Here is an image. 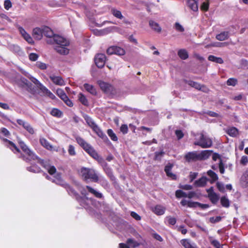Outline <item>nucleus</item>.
I'll return each instance as SVG.
<instances>
[{"instance_id": "nucleus-1", "label": "nucleus", "mask_w": 248, "mask_h": 248, "mask_svg": "<svg viewBox=\"0 0 248 248\" xmlns=\"http://www.w3.org/2000/svg\"><path fill=\"white\" fill-rule=\"evenodd\" d=\"M75 139L77 143L82 149L101 165L104 171L109 178L110 180L111 181L115 182L116 178L113 174L112 169L109 167L108 164L104 158L98 154L94 148L79 136H77Z\"/></svg>"}, {"instance_id": "nucleus-2", "label": "nucleus", "mask_w": 248, "mask_h": 248, "mask_svg": "<svg viewBox=\"0 0 248 248\" xmlns=\"http://www.w3.org/2000/svg\"><path fill=\"white\" fill-rule=\"evenodd\" d=\"M212 153V151L211 150H204L200 153H198L197 151L189 152L186 154L184 159L188 163L195 162L207 159Z\"/></svg>"}, {"instance_id": "nucleus-3", "label": "nucleus", "mask_w": 248, "mask_h": 248, "mask_svg": "<svg viewBox=\"0 0 248 248\" xmlns=\"http://www.w3.org/2000/svg\"><path fill=\"white\" fill-rule=\"evenodd\" d=\"M196 136L198 137V140L194 142L195 145H198L202 148H206L211 146L212 144V140L205 136L202 132L197 133Z\"/></svg>"}, {"instance_id": "nucleus-4", "label": "nucleus", "mask_w": 248, "mask_h": 248, "mask_svg": "<svg viewBox=\"0 0 248 248\" xmlns=\"http://www.w3.org/2000/svg\"><path fill=\"white\" fill-rule=\"evenodd\" d=\"M98 83L100 89L104 93L111 96L116 95L117 90L111 84L103 81H99Z\"/></svg>"}, {"instance_id": "nucleus-5", "label": "nucleus", "mask_w": 248, "mask_h": 248, "mask_svg": "<svg viewBox=\"0 0 248 248\" xmlns=\"http://www.w3.org/2000/svg\"><path fill=\"white\" fill-rule=\"evenodd\" d=\"M81 173L82 177H84L85 180L90 179L93 182H97L98 181V175L93 170L83 168L81 169Z\"/></svg>"}, {"instance_id": "nucleus-6", "label": "nucleus", "mask_w": 248, "mask_h": 248, "mask_svg": "<svg viewBox=\"0 0 248 248\" xmlns=\"http://www.w3.org/2000/svg\"><path fill=\"white\" fill-rule=\"evenodd\" d=\"M24 154H21L20 157L25 162H30L32 160H37L39 157L35 154L29 148Z\"/></svg>"}, {"instance_id": "nucleus-7", "label": "nucleus", "mask_w": 248, "mask_h": 248, "mask_svg": "<svg viewBox=\"0 0 248 248\" xmlns=\"http://www.w3.org/2000/svg\"><path fill=\"white\" fill-rule=\"evenodd\" d=\"M106 55L102 53L97 54L94 58L95 63L99 68L104 67L106 63Z\"/></svg>"}, {"instance_id": "nucleus-8", "label": "nucleus", "mask_w": 248, "mask_h": 248, "mask_svg": "<svg viewBox=\"0 0 248 248\" xmlns=\"http://www.w3.org/2000/svg\"><path fill=\"white\" fill-rule=\"evenodd\" d=\"M107 53L109 55L117 54L118 55H123L125 54V50L117 46H112L108 48Z\"/></svg>"}, {"instance_id": "nucleus-9", "label": "nucleus", "mask_w": 248, "mask_h": 248, "mask_svg": "<svg viewBox=\"0 0 248 248\" xmlns=\"http://www.w3.org/2000/svg\"><path fill=\"white\" fill-rule=\"evenodd\" d=\"M186 83H187L188 85L197 89L200 91H202L204 92H206L208 90V89L206 87L203 85H201L198 82L192 80H186Z\"/></svg>"}, {"instance_id": "nucleus-10", "label": "nucleus", "mask_w": 248, "mask_h": 248, "mask_svg": "<svg viewBox=\"0 0 248 248\" xmlns=\"http://www.w3.org/2000/svg\"><path fill=\"white\" fill-rule=\"evenodd\" d=\"M54 41L56 43L57 46H69V42L65 38L59 35H54L53 37Z\"/></svg>"}, {"instance_id": "nucleus-11", "label": "nucleus", "mask_w": 248, "mask_h": 248, "mask_svg": "<svg viewBox=\"0 0 248 248\" xmlns=\"http://www.w3.org/2000/svg\"><path fill=\"white\" fill-rule=\"evenodd\" d=\"M218 159L219 160V163L218 164V168H219L220 172L223 174L224 173L225 168H227L228 165H229V164L227 163V159L222 158L218 154Z\"/></svg>"}, {"instance_id": "nucleus-12", "label": "nucleus", "mask_w": 248, "mask_h": 248, "mask_svg": "<svg viewBox=\"0 0 248 248\" xmlns=\"http://www.w3.org/2000/svg\"><path fill=\"white\" fill-rule=\"evenodd\" d=\"M210 180L205 176H202L194 183V185L196 187H204L206 185L207 182Z\"/></svg>"}, {"instance_id": "nucleus-13", "label": "nucleus", "mask_w": 248, "mask_h": 248, "mask_svg": "<svg viewBox=\"0 0 248 248\" xmlns=\"http://www.w3.org/2000/svg\"><path fill=\"white\" fill-rule=\"evenodd\" d=\"M32 36L38 40H41L43 37V27L41 28L36 27L33 29Z\"/></svg>"}, {"instance_id": "nucleus-14", "label": "nucleus", "mask_w": 248, "mask_h": 248, "mask_svg": "<svg viewBox=\"0 0 248 248\" xmlns=\"http://www.w3.org/2000/svg\"><path fill=\"white\" fill-rule=\"evenodd\" d=\"M83 87L87 92L90 93L92 95H97V92L96 91V89L95 88V87L93 85L88 83H84L83 84Z\"/></svg>"}, {"instance_id": "nucleus-15", "label": "nucleus", "mask_w": 248, "mask_h": 248, "mask_svg": "<svg viewBox=\"0 0 248 248\" xmlns=\"http://www.w3.org/2000/svg\"><path fill=\"white\" fill-rule=\"evenodd\" d=\"M92 130L104 141H109L107 136L103 133L97 124L94 127H93Z\"/></svg>"}, {"instance_id": "nucleus-16", "label": "nucleus", "mask_w": 248, "mask_h": 248, "mask_svg": "<svg viewBox=\"0 0 248 248\" xmlns=\"http://www.w3.org/2000/svg\"><path fill=\"white\" fill-rule=\"evenodd\" d=\"M3 141L5 142H7L8 143V145L7 146L10 148V149L14 153H20V150L16 146V145L12 141L7 139L3 138L2 139Z\"/></svg>"}, {"instance_id": "nucleus-17", "label": "nucleus", "mask_w": 248, "mask_h": 248, "mask_svg": "<svg viewBox=\"0 0 248 248\" xmlns=\"http://www.w3.org/2000/svg\"><path fill=\"white\" fill-rule=\"evenodd\" d=\"M49 78L53 83L56 85L62 86L65 84L63 79L60 76L52 75L50 76Z\"/></svg>"}, {"instance_id": "nucleus-18", "label": "nucleus", "mask_w": 248, "mask_h": 248, "mask_svg": "<svg viewBox=\"0 0 248 248\" xmlns=\"http://www.w3.org/2000/svg\"><path fill=\"white\" fill-rule=\"evenodd\" d=\"M208 197L213 203H216L217 202V194L214 192L213 187H210L207 189Z\"/></svg>"}, {"instance_id": "nucleus-19", "label": "nucleus", "mask_w": 248, "mask_h": 248, "mask_svg": "<svg viewBox=\"0 0 248 248\" xmlns=\"http://www.w3.org/2000/svg\"><path fill=\"white\" fill-rule=\"evenodd\" d=\"M67 46L59 45L55 46V50L62 55H67L69 53V50L66 47Z\"/></svg>"}, {"instance_id": "nucleus-20", "label": "nucleus", "mask_w": 248, "mask_h": 248, "mask_svg": "<svg viewBox=\"0 0 248 248\" xmlns=\"http://www.w3.org/2000/svg\"><path fill=\"white\" fill-rule=\"evenodd\" d=\"M153 212L158 216H161L165 213L166 208L161 205H156L152 210Z\"/></svg>"}, {"instance_id": "nucleus-21", "label": "nucleus", "mask_w": 248, "mask_h": 248, "mask_svg": "<svg viewBox=\"0 0 248 248\" xmlns=\"http://www.w3.org/2000/svg\"><path fill=\"white\" fill-rule=\"evenodd\" d=\"M78 100L84 106L88 107L89 106V102L86 97V96L80 93L78 95Z\"/></svg>"}, {"instance_id": "nucleus-22", "label": "nucleus", "mask_w": 248, "mask_h": 248, "mask_svg": "<svg viewBox=\"0 0 248 248\" xmlns=\"http://www.w3.org/2000/svg\"><path fill=\"white\" fill-rule=\"evenodd\" d=\"M54 34L52 30L47 26L43 27V35L48 38L53 37Z\"/></svg>"}, {"instance_id": "nucleus-23", "label": "nucleus", "mask_w": 248, "mask_h": 248, "mask_svg": "<svg viewBox=\"0 0 248 248\" xmlns=\"http://www.w3.org/2000/svg\"><path fill=\"white\" fill-rule=\"evenodd\" d=\"M225 188L227 190H231L232 189V186L231 184H227L225 186L221 182H218V190L220 192L225 193Z\"/></svg>"}, {"instance_id": "nucleus-24", "label": "nucleus", "mask_w": 248, "mask_h": 248, "mask_svg": "<svg viewBox=\"0 0 248 248\" xmlns=\"http://www.w3.org/2000/svg\"><path fill=\"white\" fill-rule=\"evenodd\" d=\"M198 0H188L187 5L193 11H197L198 10Z\"/></svg>"}, {"instance_id": "nucleus-25", "label": "nucleus", "mask_w": 248, "mask_h": 248, "mask_svg": "<svg viewBox=\"0 0 248 248\" xmlns=\"http://www.w3.org/2000/svg\"><path fill=\"white\" fill-rule=\"evenodd\" d=\"M149 26L154 31L157 32H160L161 31V28L159 25L153 20L149 21Z\"/></svg>"}, {"instance_id": "nucleus-26", "label": "nucleus", "mask_w": 248, "mask_h": 248, "mask_svg": "<svg viewBox=\"0 0 248 248\" xmlns=\"http://www.w3.org/2000/svg\"><path fill=\"white\" fill-rule=\"evenodd\" d=\"M86 187L87 189L88 190V191L90 193L93 194L95 197L99 198V199H101L102 198H103V195L102 194V193L97 191L96 190H95V189L93 188L90 186H86Z\"/></svg>"}, {"instance_id": "nucleus-27", "label": "nucleus", "mask_w": 248, "mask_h": 248, "mask_svg": "<svg viewBox=\"0 0 248 248\" xmlns=\"http://www.w3.org/2000/svg\"><path fill=\"white\" fill-rule=\"evenodd\" d=\"M177 54L179 58L183 60H185L188 58V53L185 49H179L178 51Z\"/></svg>"}, {"instance_id": "nucleus-28", "label": "nucleus", "mask_w": 248, "mask_h": 248, "mask_svg": "<svg viewBox=\"0 0 248 248\" xmlns=\"http://www.w3.org/2000/svg\"><path fill=\"white\" fill-rule=\"evenodd\" d=\"M83 118L86 121V123L92 129L93 127H94L96 124L93 121V120L92 119L91 117H90L88 115H84L83 116Z\"/></svg>"}, {"instance_id": "nucleus-29", "label": "nucleus", "mask_w": 248, "mask_h": 248, "mask_svg": "<svg viewBox=\"0 0 248 248\" xmlns=\"http://www.w3.org/2000/svg\"><path fill=\"white\" fill-rule=\"evenodd\" d=\"M111 13L116 18L120 19H122L124 18V16L122 15V13L120 11L117 10L114 8L111 9Z\"/></svg>"}, {"instance_id": "nucleus-30", "label": "nucleus", "mask_w": 248, "mask_h": 248, "mask_svg": "<svg viewBox=\"0 0 248 248\" xmlns=\"http://www.w3.org/2000/svg\"><path fill=\"white\" fill-rule=\"evenodd\" d=\"M39 140L40 144L46 149L51 150L52 149V145L45 138H41Z\"/></svg>"}, {"instance_id": "nucleus-31", "label": "nucleus", "mask_w": 248, "mask_h": 248, "mask_svg": "<svg viewBox=\"0 0 248 248\" xmlns=\"http://www.w3.org/2000/svg\"><path fill=\"white\" fill-rule=\"evenodd\" d=\"M227 133L230 136L235 137L238 135V130L236 128L232 127L228 129Z\"/></svg>"}, {"instance_id": "nucleus-32", "label": "nucleus", "mask_w": 248, "mask_h": 248, "mask_svg": "<svg viewBox=\"0 0 248 248\" xmlns=\"http://www.w3.org/2000/svg\"><path fill=\"white\" fill-rule=\"evenodd\" d=\"M37 160L39 164H40L41 166L46 170H47L49 169V168L51 167V165L49 163V161H45L43 159H41L39 157L38 158Z\"/></svg>"}, {"instance_id": "nucleus-33", "label": "nucleus", "mask_w": 248, "mask_h": 248, "mask_svg": "<svg viewBox=\"0 0 248 248\" xmlns=\"http://www.w3.org/2000/svg\"><path fill=\"white\" fill-rule=\"evenodd\" d=\"M220 203L223 207L228 208L230 206V201L226 196H224L220 198Z\"/></svg>"}, {"instance_id": "nucleus-34", "label": "nucleus", "mask_w": 248, "mask_h": 248, "mask_svg": "<svg viewBox=\"0 0 248 248\" xmlns=\"http://www.w3.org/2000/svg\"><path fill=\"white\" fill-rule=\"evenodd\" d=\"M126 243L131 245L133 248H137L140 245H142V243H139L132 238H128L126 241Z\"/></svg>"}, {"instance_id": "nucleus-35", "label": "nucleus", "mask_w": 248, "mask_h": 248, "mask_svg": "<svg viewBox=\"0 0 248 248\" xmlns=\"http://www.w3.org/2000/svg\"><path fill=\"white\" fill-rule=\"evenodd\" d=\"M50 114L53 116L61 118L62 116V112L58 108H53L50 112Z\"/></svg>"}, {"instance_id": "nucleus-36", "label": "nucleus", "mask_w": 248, "mask_h": 248, "mask_svg": "<svg viewBox=\"0 0 248 248\" xmlns=\"http://www.w3.org/2000/svg\"><path fill=\"white\" fill-rule=\"evenodd\" d=\"M165 155V152L162 150L160 152H155V156L154 157V160L155 161H161L162 157Z\"/></svg>"}, {"instance_id": "nucleus-37", "label": "nucleus", "mask_w": 248, "mask_h": 248, "mask_svg": "<svg viewBox=\"0 0 248 248\" xmlns=\"http://www.w3.org/2000/svg\"><path fill=\"white\" fill-rule=\"evenodd\" d=\"M229 32L228 31H223L218 34V40L223 41L229 38Z\"/></svg>"}, {"instance_id": "nucleus-38", "label": "nucleus", "mask_w": 248, "mask_h": 248, "mask_svg": "<svg viewBox=\"0 0 248 248\" xmlns=\"http://www.w3.org/2000/svg\"><path fill=\"white\" fill-rule=\"evenodd\" d=\"M10 50L16 54H20L21 52L20 47L17 45H12L10 46Z\"/></svg>"}, {"instance_id": "nucleus-39", "label": "nucleus", "mask_w": 248, "mask_h": 248, "mask_svg": "<svg viewBox=\"0 0 248 248\" xmlns=\"http://www.w3.org/2000/svg\"><path fill=\"white\" fill-rule=\"evenodd\" d=\"M207 175L211 178L209 181L211 183L217 180V174L212 170H209L207 172Z\"/></svg>"}, {"instance_id": "nucleus-40", "label": "nucleus", "mask_w": 248, "mask_h": 248, "mask_svg": "<svg viewBox=\"0 0 248 248\" xmlns=\"http://www.w3.org/2000/svg\"><path fill=\"white\" fill-rule=\"evenodd\" d=\"M181 244L185 248H192L193 246L191 244L189 240L187 239H183L180 241Z\"/></svg>"}, {"instance_id": "nucleus-41", "label": "nucleus", "mask_w": 248, "mask_h": 248, "mask_svg": "<svg viewBox=\"0 0 248 248\" xmlns=\"http://www.w3.org/2000/svg\"><path fill=\"white\" fill-rule=\"evenodd\" d=\"M107 134H108V136L112 140L114 141H116L118 140V138L117 136L114 133L112 129H108L107 131Z\"/></svg>"}, {"instance_id": "nucleus-42", "label": "nucleus", "mask_w": 248, "mask_h": 248, "mask_svg": "<svg viewBox=\"0 0 248 248\" xmlns=\"http://www.w3.org/2000/svg\"><path fill=\"white\" fill-rule=\"evenodd\" d=\"M241 182L244 187L248 186V174H245L242 176Z\"/></svg>"}, {"instance_id": "nucleus-43", "label": "nucleus", "mask_w": 248, "mask_h": 248, "mask_svg": "<svg viewBox=\"0 0 248 248\" xmlns=\"http://www.w3.org/2000/svg\"><path fill=\"white\" fill-rule=\"evenodd\" d=\"M22 37L29 43L31 45H33L34 43V42L32 38V37L31 36V35L28 33H27L25 34L24 36H22Z\"/></svg>"}, {"instance_id": "nucleus-44", "label": "nucleus", "mask_w": 248, "mask_h": 248, "mask_svg": "<svg viewBox=\"0 0 248 248\" xmlns=\"http://www.w3.org/2000/svg\"><path fill=\"white\" fill-rule=\"evenodd\" d=\"M175 196L177 198H186L187 197V194L181 190H177L175 192Z\"/></svg>"}, {"instance_id": "nucleus-45", "label": "nucleus", "mask_w": 248, "mask_h": 248, "mask_svg": "<svg viewBox=\"0 0 248 248\" xmlns=\"http://www.w3.org/2000/svg\"><path fill=\"white\" fill-rule=\"evenodd\" d=\"M167 219L168 223L169 225H174L176 223V218L171 216H167L166 218Z\"/></svg>"}, {"instance_id": "nucleus-46", "label": "nucleus", "mask_w": 248, "mask_h": 248, "mask_svg": "<svg viewBox=\"0 0 248 248\" xmlns=\"http://www.w3.org/2000/svg\"><path fill=\"white\" fill-rule=\"evenodd\" d=\"M237 83V80L235 78H230L227 81V84L228 86H234Z\"/></svg>"}, {"instance_id": "nucleus-47", "label": "nucleus", "mask_w": 248, "mask_h": 248, "mask_svg": "<svg viewBox=\"0 0 248 248\" xmlns=\"http://www.w3.org/2000/svg\"><path fill=\"white\" fill-rule=\"evenodd\" d=\"M240 64L241 67L244 69H248V61L246 59H242L240 61Z\"/></svg>"}, {"instance_id": "nucleus-48", "label": "nucleus", "mask_w": 248, "mask_h": 248, "mask_svg": "<svg viewBox=\"0 0 248 248\" xmlns=\"http://www.w3.org/2000/svg\"><path fill=\"white\" fill-rule=\"evenodd\" d=\"M24 128L31 134H33L34 131L32 126L28 123L26 124Z\"/></svg>"}, {"instance_id": "nucleus-49", "label": "nucleus", "mask_w": 248, "mask_h": 248, "mask_svg": "<svg viewBox=\"0 0 248 248\" xmlns=\"http://www.w3.org/2000/svg\"><path fill=\"white\" fill-rule=\"evenodd\" d=\"M173 167V164L169 163L167 165L165 166L164 168V171L167 174L171 172V170Z\"/></svg>"}, {"instance_id": "nucleus-50", "label": "nucleus", "mask_w": 248, "mask_h": 248, "mask_svg": "<svg viewBox=\"0 0 248 248\" xmlns=\"http://www.w3.org/2000/svg\"><path fill=\"white\" fill-rule=\"evenodd\" d=\"M57 94L62 100L65 98L67 95L65 93L63 90L62 89H59L56 91Z\"/></svg>"}, {"instance_id": "nucleus-51", "label": "nucleus", "mask_w": 248, "mask_h": 248, "mask_svg": "<svg viewBox=\"0 0 248 248\" xmlns=\"http://www.w3.org/2000/svg\"><path fill=\"white\" fill-rule=\"evenodd\" d=\"M38 55L35 53H31L29 55V58L31 61H36L38 58Z\"/></svg>"}, {"instance_id": "nucleus-52", "label": "nucleus", "mask_w": 248, "mask_h": 248, "mask_svg": "<svg viewBox=\"0 0 248 248\" xmlns=\"http://www.w3.org/2000/svg\"><path fill=\"white\" fill-rule=\"evenodd\" d=\"M68 154L69 155L73 156L76 155V152L75 150V147L72 145H69L68 149Z\"/></svg>"}, {"instance_id": "nucleus-53", "label": "nucleus", "mask_w": 248, "mask_h": 248, "mask_svg": "<svg viewBox=\"0 0 248 248\" xmlns=\"http://www.w3.org/2000/svg\"><path fill=\"white\" fill-rule=\"evenodd\" d=\"M62 100L68 107H72L73 106V103L72 101L67 96L64 98Z\"/></svg>"}, {"instance_id": "nucleus-54", "label": "nucleus", "mask_w": 248, "mask_h": 248, "mask_svg": "<svg viewBox=\"0 0 248 248\" xmlns=\"http://www.w3.org/2000/svg\"><path fill=\"white\" fill-rule=\"evenodd\" d=\"M209 8V3L208 1L203 2L201 6V9L203 11H207Z\"/></svg>"}, {"instance_id": "nucleus-55", "label": "nucleus", "mask_w": 248, "mask_h": 248, "mask_svg": "<svg viewBox=\"0 0 248 248\" xmlns=\"http://www.w3.org/2000/svg\"><path fill=\"white\" fill-rule=\"evenodd\" d=\"M175 134L178 140H179L182 139L184 136V134L181 130H175Z\"/></svg>"}, {"instance_id": "nucleus-56", "label": "nucleus", "mask_w": 248, "mask_h": 248, "mask_svg": "<svg viewBox=\"0 0 248 248\" xmlns=\"http://www.w3.org/2000/svg\"><path fill=\"white\" fill-rule=\"evenodd\" d=\"M12 4L10 0H5L4 2V8L8 10L10 8L12 7Z\"/></svg>"}, {"instance_id": "nucleus-57", "label": "nucleus", "mask_w": 248, "mask_h": 248, "mask_svg": "<svg viewBox=\"0 0 248 248\" xmlns=\"http://www.w3.org/2000/svg\"><path fill=\"white\" fill-rule=\"evenodd\" d=\"M36 65L37 67L42 70H45L47 68L46 64L40 62H37Z\"/></svg>"}, {"instance_id": "nucleus-58", "label": "nucleus", "mask_w": 248, "mask_h": 248, "mask_svg": "<svg viewBox=\"0 0 248 248\" xmlns=\"http://www.w3.org/2000/svg\"><path fill=\"white\" fill-rule=\"evenodd\" d=\"M198 175V172H190L189 175V178L190 180V182H192L196 178Z\"/></svg>"}, {"instance_id": "nucleus-59", "label": "nucleus", "mask_w": 248, "mask_h": 248, "mask_svg": "<svg viewBox=\"0 0 248 248\" xmlns=\"http://www.w3.org/2000/svg\"><path fill=\"white\" fill-rule=\"evenodd\" d=\"M120 130L124 134L127 133L128 130L127 125L125 124H122L120 127Z\"/></svg>"}, {"instance_id": "nucleus-60", "label": "nucleus", "mask_w": 248, "mask_h": 248, "mask_svg": "<svg viewBox=\"0 0 248 248\" xmlns=\"http://www.w3.org/2000/svg\"><path fill=\"white\" fill-rule=\"evenodd\" d=\"M20 147L23 152L26 151L28 149H29V147L25 144V143L23 141H20L19 142Z\"/></svg>"}, {"instance_id": "nucleus-61", "label": "nucleus", "mask_w": 248, "mask_h": 248, "mask_svg": "<svg viewBox=\"0 0 248 248\" xmlns=\"http://www.w3.org/2000/svg\"><path fill=\"white\" fill-rule=\"evenodd\" d=\"M47 172L50 175H53L56 172V169L55 166H51L50 168L47 170Z\"/></svg>"}, {"instance_id": "nucleus-62", "label": "nucleus", "mask_w": 248, "mask_h": 248, "mask_svg": "<svg viewBox=\"0 0 248 248\" xmlns=\"http://www.w3.org/2000/svg\"><path fill=\"white\" fill-rule=\"evenodd\" d=\"M130 215L132 217H133L137 220H140L141 219L140 216L135 212H131L130 213Z\"/></svg>"}, {"instance_id": "nucleus-63", "label": "nucleus", "mask_w": 248, "mask_h": 248, "mask_svg": "<svg viewBox=\"0 0 248 248\" xmlns=\"http://www.w3.org/2000/svg\"><path fill=\"white\" fill-rule=\"evenodd\" d=\"M175 29L178 31L183 32L184 31V28L179 23H176L175 24Z\"/></svg>"}, {"instance_id": "nucleus-64", "label": "nucleus", "mask_w": 248, "mask_h": 248, "mask_svg": "<svg viewBox=\"0 0 248 248\" xmlns=\"http://www.w3.org/2000/svg\"><path fill=\"white\" fill-rule=\"evenodd\" d=\"M0 131L4 136L8 137L10 135L9 131L5 127L1 128Z\"/></svg>"}]
</instances>
